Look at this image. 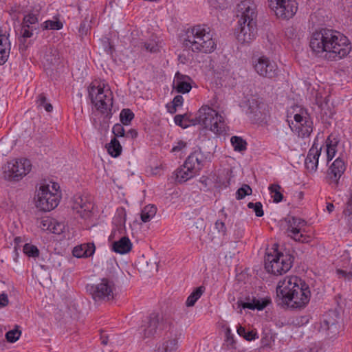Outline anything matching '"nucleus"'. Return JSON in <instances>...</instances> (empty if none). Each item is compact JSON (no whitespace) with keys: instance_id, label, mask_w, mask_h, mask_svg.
<instances>
[{"instance_id":"obj_1","label":"nucleus","mask_w":352,"mask_h":352,"mask_svg":"<svg viewBox=\"0 0 352 352\" xmlns=\"http://www.w3.org/2000/svg\"><path fill=\"white\" fill-rule=\"evenodd\" d=\"M309 45L316 55L330 60H340L347 56L351 50V45L345 36L327 28L313 32Z\"/></svg>"},{"instance_id":"obj_2","label":"nucleus","mask_w":352,"mask_h":352,"mask_svg":"<svg viewBox=\"0 0 352 352\" xmlns=\"http://www.w3.org/2000/svg\"><path fill=\"white\" fill-rule=\"evenodd\" d=\"M276 295L287 306L302 308L309 302L311 292L304 281L296 276H291L279 280Z\"/></svg>"},{"instance_id":"obj_3","label":"nucleus","mask_w":352,"mask_h":352,"mask_svg":"<svg viewBox=\"0 0 352 352\" xmlns=\"http://www.w3.org/2000/svg\"><path fill=\"white\" fill-rule=\"evenodd\" d=\"M184 46L193 52L210 53L217 44L213 32L206 25H196L186 31Z\"/></svg>"},{"instance_id":"obj_4","label":"nucleus","mask_w":352,"mask_h":352,"mask_svg":"<svg viewBox=\"0 0 352 352\" xmlns=\"http://www.w3.org/2000/svg\"><path fill=\"white\" fill-rule=\"evenodd\" d=\"M192 124H199L215 134H220L225 130V120L223 116L208 106L201 107Z\"/></svg>"},{"instance_id":"obj_5","label":"nucleus","mask_w":352,"mask_h":352,"mask_svg":"<svg viewBox=\"0 0 352 352\" xmlns=\"http://www.w3.org/2000/svg\"><path fill=\"white\" fill-rule=\"evenodd\" d=\"M91 103L100 113L109 114L113 106V93L108 85H91L88 88Z\"/></svg>"},{"instance_id":"obj_6","label":"nucleus","mask_w":352,"mask_h":352,"mask_svg":"<svg viewBox=\"0 0 352 352\" xmlns=\"http://www.w3.org/2000/svg\"><path fill=\"white\" fill-rule=\"evenodd\" d=\"M59 186L54 182L41 184L36 194V206L45 212L55 208L59 203L60 195L58 193Z\"/></svg>"},{"instance_id":"obj_7","label":"nucleus","mask_w":352,"mask_h":352,"mask_svg":"<svg viewBox=\"0 0 352 352\" xmlns=\"http://www.w3.org/2000/svg\"><path fill=\"white\" fill-rule=\"evenodd\" d=\"M202 155L195 151L186 160L184 164L175 171V179L179 183H184L199 174L202 168Z\"/></svg>"},{"instance_id":"obj_8","label":"nucleus","mask_w":352,"mask_h":352,"mask_svg":"<svg viewBox=\"0 0 352 352\" xmlns=\"http://www.w3.org/2000/svg\"><path fill=\"white\" fill-rule=\"evenodd\" d=\"M293 263V257L289 254L276 252L267 254L265 259V268L274 275H281L288 272Z\"/></svg>"},{"instance_id":"obj_9","label":"nucleus","mask_w":352,"mask_h":352,"mask_svg":"<svg viewBox=\"0 0 352 352\" xmlns=\"http://www.w3.org/2000/svg\"><path fill=\"white\" fill-rule=\"evenodd\" d=\"M32 169L30 161L20 158L7 162L3 166V177L8 181H19Z\"/></svg>"},{"instance_id":"obj_10","label":"nucleus","mask_w":352,"mask_h":352,"mask_svg":"<svg viewBox=\"0 0 352 352\" xmlns=\"http://www.w3.org/2000/svg\"><path fill=\"white\" fill-rule=\"evenodd\" d=\"M285 220L287 226L286 232L289 237L301 243H309L310 241V236L305 234L307 232L306 221L296 217H289Z\"/></svg>"},{"instance_id":"obj_11","label":"nucleus","mask_w":352,"mask_h":352,"mask_svg":"<svg viewBox=\"0 0 352 352\" xmlns=\"http://www.w3.org/2000/svg\"><path fill=\"white\" fill-rule=\"evenodd\" d=\"M268 3L275 15L283 19L292 18L298 9L295 0H268Z\"/></svg>"},{"instance_id":"obj_12","label":"nucleus","mask_w":352,"mask_h":352,"mask_svg":"<svg viewBox=\"0 0 352 352\" xmlns=\"http://www.w3.org/2000/svg\"><path fill=\"white\" fill-rule=\"evenodd\" d=\"M72 209L74 214L79 217L89 218L93 209L92 197L87 194L76 195L72 200Z\"/></svg>"},{"instance_id":"obj_13","label":"nucleus","mask_w":352,"mask_h":352,"mask_svg":"<svg viewBox=\"0 0 352 352\" xmlns=\"http://www.w3.org/2000/svg\"><path fill=\"white\" fill-rule=\"evenodd\" d=\"M115 285L112 280L102 278L100 283L91 285L89 291L95 300H111L114 298Z\"/></svg>"},{"instance_id":"obj_14","label":"nucleus","mask_w":352,"mask_h":352,"mask_svg":"<svg viewBox=\"0 0 352 352\" xmlns=\"http://www.w3.org/2000/svg\"><path fill=\"white\" fill-rule=\"evenodd\" d=\"M294 121H288L291 130L300 138L309 137L313 131L312 122L306 114L296 113L294 116Z\"/></svg>"},{"instance_id":"obj_15","label":"nucleus","mask_w":352,"mask_h":352,"mask_svg":"<svg viewBox=\"0 0 352 352\" xmlns=\"http://www.w3.org/2000/svg\"><path fill=\"white\" fill-rule=\"evenodd\" d=\"M252 65L256 72L261 76L272 78L276 75V64L267 56H254Z\"/></svg>"},{"instance_id":"obj_16","label":"nucleus","mask_w":352,"mask_h":352,"mask_svg":"<svg viewBox=\"0 0 352 352\" xmlns=\"http://www.w3.org/2000/svg\"><path fill=\"white\" fill-rule=\"evenodd\" d=\"M256 5L250 0L242 1L237 5V16L239 17V22L243 23L248 22H256L257 13Z\"/></svg>"},{"instance_id":"obj_17","label":"nucleus","mask_w":352,"mask_h":352,"mask_svg":"<svg viewBox=\"0 0 352 352\" xmlns=\"http://www.w3.org/2000/svg\"><path fill=\"white\" fill-rule=\"evenodd\" d=\"M239 31L237 32L236 38L241 43H249L256 38V22L243 23L239 22Z\"/></svg>"},{"instance_id":"obj_18","label":"nucleus","mask_w":352,"mask_h":352,"mask_svg":"<svg viewBox=\"0 0 352 352\" xmlns=\"http://www.w3.org/2000/svg\"><path fill=\"white\" fill-rule=\"evenodd\" d=\"M345 170L346 164L344 160L338 157L329 166L327 177L330 183L337 184Z\"/></svg>"},{"instance_id":"obj_19","label":"nucleus","mask_w":352,"mask_h":352,"mask_svg":"<svg viewBox=\"0 0 352 352\" xmlns=\"http://www.w3.org/2000/svg\"><path fill=\"white\" fill-rule=\"evenodd\" d=\"M250 109L255 116L259 118H265L270 114L268 104L265 102L263 98H252L250 101Z\"/></svg>"},{"instance_id":"obj_20","label":"nucleus","mask_w":352,"mask_h":352,"mask_svg":"<svg viewBox=\"0 0 352 352\" xmlns=\"http://www.w3.org/2000/svg\"><path fill=\"white\" fill-rule=\"evenodd\" d=\"M321 153V147L318 148L315 144L309 149L305 159V167L309 172L316 171L318 165V158Z\"/></svg>"},{"instance_id":"obj_21","label":"nucleus","mask_w":352,"mask_h":352,"mask_svg":"<svg viewBox=\"0 0 352 352\" xmlns=\"http://www.w3.org/2000/svg\"><path fill=\"white\" fill-rule=\"evenodd\" d=\"M191 78L179 72H177L173 81V87L178 93L186 94L190 91L192 86L190 85Z\"/></svg>"},{"instance_id":"obj_22","label":"nucleus","mask_w":352,"mask_h":352,"mask_svg":"<svg viewBox=\"0 0 352 352\" xmlns=\"http://www.w3.org/2000/svg\"><path fill=\"white\" fill-rule=\"evenodd\" d=\"M159 323V316L157 314L153 313L147 318L144 324L142 325L141 330L144 333V336L149 338L153 336L157 331Z\"/></svg>"},{"instance_id":"obj_23","label":"nucleus","mask_w":352,"mask_h":352,"mask_svg":"<svg viewBox=\"0 0 352 352\" xmlns=\"http://www.w3.org/2000/svg\"><path fill=\"white\" fill-rule=\"evenodd\" d=\"M126 220V213L125 209L123 208H118L117 210L116 214L113 218V223L116 226L117 229L111 233L109 236L110 239L114 238L117 232L120 234H124Z\"/></svg>"},{"instance_id":"obj_24","label":"nucleus","mask_w":352,"mask_h":352,"mask_svg":"<svg viewBox=\"0 0 352 352\" xmlns=\"http://www.w3.org/2000/svg\"><path fill=\"white\" fill-rule=\"evenodd\" d=\"M132 243L130 239L125 236H121L118 241L112 243V250L120 254H124L131 251Z\"/></svg>"},{"instance_id":"obj_25","label":"nucleus","mask_w":352,"mask_h":352,"mask_svg":"<svg viewBox=\"0 0 352 352\" xmlns=\"http://www.w3.org/2000/svg\"><path fill=\"white\" fill-rule=\"evenodd\" d=\"M338 142L339 140L333 135H330L326 140V153L328 161L331 160L335 157Z\"/></svg>"},{"instance_id":"obj_26","label":"nucleus","mask_w":352,"mask_h":352,"mask_svg":"<svg viewBox=\"0 0 352 352\" xmlns=\"http://www.w3.org/2000/svg\"><path fill=\"white\" fill-rule=\"evenodd\" d=\"M157 208L154 205L146 206L141 212V220L144 223L150 221L156 214Z\"/></svg>"},{"instance_id":"obj_27","label":"nucleus","mask_w":352,"mask_h":352,"mask_svg":"<svg viewBox=\"0 0 352 352\" xmlns=\"http://www.w3.org/2000/svg\"><path fill=\"white\" fill-rule=\"evenodd\" d=\"M241 305L244 309L262 310L267 306V301L254 298L250 302H243Z\"/></svg>"},{"instance_id":"obj_28","label":"nucleus","mask_w":352,"mask_h":352,"mask_svg":"<svg viewBox=\"0 0 352 352\" xmlns=\"http://www.w3.org/2000/svg\"><path fill=\"white\" fill-rule=\"evenodd\" d=\"M178 346V341L176 338H171L164 341L159 347V352H175Z\"/></svg>"},{"instance_id":"obj_29","label":"nucleus","mask_w":352,"mask_h":352,"mask_svg":"<svg viewBox=\"0 0 352 352\" xmlns=\"http://www.w3.org/2000/svg\"><path fill=\"white\" fill-rule=\"evenodd\" d=\"M204 291L205 288L203 286L197 287L187 298L186 301V307H190L194 306L198 299L200 298Z\"/></svg>"},{"instance_id":"obj_30","label":"nucleus","mask_w":352,"mask_h":352,"mask_svg":"<svg viewBox=\"0 0 352 352\" xmlns=\"http://www.w3.org/2000/svg\"><path fill=\"white\" fill-rule=\"evenodd\" d=\"M107 148L109 155L114 157L119 156L122 153V146L116 138H113L111 140L107 146Z\"/></svg>"},{"instance_id":"obj_31","label":"nucleus","mask_w":352,"mask_h":352,"mask_svg":"<svg viewBox=\"0 0 352 352\" xmlns=\"http://www.w3.org/2000/svg\"><path fill=\"white\" fill-rule=\"evenodd\" d=\"M230 142L235 151L241 152L247 148V142L241 137L232 136Z\"/></svg>"},{"instance_id":"obj_32","label":"nucleus","mask_w":352,"mask_h":352,"mask_svg":"<svg viewBox=\"0 0 352 352\" xmlns=\"http://www.w3.org/2000/svg\"><path fill=\"white\" fill-rule=\"evenodd\" d=\"M281 187L278 184H272L269 187V190L274 202L278 203L283 200V195L280 192Z\"/></svg>"},{"instance_id":"obj_33","label":"nucleus","mask_w":352,"mask_h":352,"mask_svg":"<svg viewBox=\"0 0 352 352\" xmlns=\"http://www.w3.org/2000/svg\"><path fill=\"white\" fill-rule=\"evenodd\" d=\"M237 333L244 338L246 340L251 341L258 338L257 333L254 331H246L245 327L239 326L236 329Z\"/></svg>"},{"instance_id":"obj_34","label":"nucleus","mask_w":352,"mask_h":352,"mask_svg":"<svg viewBox=\"0 0 352 352\" xmlns=\"http://www.w3.org/2000/svg\"><path fill=\"white\" fill-rule=\"evenodd\" d=\"M36 105L38 108L43 107L47 112H51L53 110L52 105L47 102V98L43 94L38 96Z\"/></svg>"},{"instance_id":"obj_35","label":"nucleus","mask_w":352,"mask_h":352,"mask_svg":"<svg viewBox=\"0 0 352 352\" xmlns=\"http://www.w3.org/2000/svg\"><path fill=\"white\" fill-rule=\"evenodd\" d=\"M120 121L124 125H129L134 118V113L129 109H124L120 114Z\"/></svg>"},{"instance_id":"obj_36","label":"nucleus","mask_w":352,"mask_h":352,"mask_svg":"<svg viewBox=\"0 0 352 352\" xmlns=\"http://www.w3.org/2000/svg\"><path fill=\"white\" fill-rule=\"evenodd\" d=\"M174 121L177 125L184 129L187 128L190 125V122L192 123V120H189L186 114L175 116Z\"/></svg>"},{"instance_id":"obj_37","label":"nucleus","mask_w":352,"mask_h":352,"mask_svg":"<svg viewBox=\"0 0 352 352\" xmlns=\"http://www.w3.org/2000/svg\"><path fill=\"white\" fill-rule=\"evenodd\" d=\"M23 252L30 257L36 258L39 256L38 249L33 245L26 243L23 246Z\"/></svg>"},{"instance_id":"obj_38","label":"nucleus","mask_w":352,"mask_h":352,"mask_svg":"<svg viewBox=\"0 0 352 352\" xmlns=\"http://www.w3.org/2000/svg\"><path fill=\"white\" fill-rule=\"evenodd\" d=\"M63 23L56 20V21H52V20H47L45 21L43 24V28L45 30H59L63 28Z\"/></svg>"},{"instance_id":"obj_39","label":"nucleus","mask_w":352,"mask_h":352,"mask_svg":"<svg viewBox=\"0 0 352 352\" xmlns=\"http://www.w3.org/2000/svg\"><path fill=\"white\" fill-rule=\"evenodd\" d=\"M252 192V188L247 184H243L239 188L236 193V198L238 200L243 199L246 195H251Z\"/></svg>"},{"instance_id":"obj_40","label":"nucleus","mask_w":352,"mask_h":352,"mask_svg":"<svg viewBox=\"0 0 352 352\" xmlns=\"http://www.w3.org/2000/svg\"><path fill=\"white\" fill-rule=\"evenodd\" d=\"M183 102H184L183 97L181 95L176 96L172 101L171 107H170L169 105H167L168 111L170 113H175L177 111V107H181L183 104Z\"/></svg>"},{"instance_id":"obj_41","label":"nucleus","mask_w":352,"mask_h":352,"mask_svg":"<svg viewBox=\"0 0 352 352\" xmlns=\"http://www.w3.org/2000/svg\"><path fill=\"white\" fill-rule=\"evenodd\" d=\"M248 207L249 208L254 210L256 217H261L263 216L264 213H263V206L261 202H256V203L249 202L248 204Z\"/></svg>"},{"instance_id":"obj_42","label":"nucleus","mask_w":352,"mask_h":352,"mask_svg":"<svg viewBox=\"0 0 352 352\" xmlns=\"http://www.w3.org/2000/svg\"><path fill=\"white\" fill-rule=\"evenodd\" d=\"M144 48L149 52H156L158 51V45L155 40H148L144 43Z\"/></svg>"},{"instance_id":"obj_43","label":"nucleus","mask_w":352,"mask_h":352,"mask_svg":"<svg viewBox=\"0 0 352 352\" xmlns=\"http://www.w3.org/2000/svg\"><path fill=\"white\" fill-rule=\"evenodd\" d=\"M21 336V331L19 330H11L6 333V338L10 342H15L19 340Z\"/></svg>"},{"instance_id":"obj_44","label":"nucleus","mask_w":352,"mask_h":352,"mask_svg":"<svg viewBox=\"0 0 352 352\" xmlns=\"http://www.w3.org/2000/svg\"><path fill=\"white\" fill-rule=\"evenodd\" d=\"M38 23V18L36 14H28L23 18V25H27L30 28V25H34Z\"/></svg>"},{"instance_id":"obj_45","label":"nucleus","mask_w":352,"mask_h":352,"mask_svg":"<svg viewBox=\"0 0 352 352\" xmlns=\"http://www.w3.org/2000/svg\"><path fill=\"white\" fill-rule=\"evenodd\" d=\"M52 223H53V219L46 217V218L42 219L40 221L38 226L43 230L50 231Z\"/></svg>"},{"instance_id":"obj_46","label":"nucleus","mask_w":352,"mask_h":352,"mask_svg":"<svg viewBox=\"0 0 352 352\" xmlns=\"http://www.w3.org/2000/svg\"><path fill=\"white\" fill-rule=\"evenodd\" d=\"M63 230L64 225L53 219V223L51 226L50 232L54 234H60L63 232Z\"/></svg>"},{"instance_id":"obj_47","label":"nucleus","mask_w":352,"mask_h":352,"mask_svg":"<svg viewBox=\"0 0 352 352\" xmlns=\"http://www.w3.org/2000/svg\"><path fill=\"white\" fill-rule=\"evenodd\" d=\"M113 133L115 138L124 137L125 135V131L123 126L120 124H116L113 126Z\"/></svg>"},{"instance_id":"obj_48","label":"nucleus","mask_w":352,"mask_h":352,"mask_svg":"<svg viewBox=\"0 0 352 352\" xmlns=\"http://www.w3.org/2000/svg\"><path fill=\"white\" fill-rule=\"evenodd\" d=\"M83 244L75 247L72 251V254L75 257L81 258L86 257V250H84Z\"/></svg>"},{"instance_id":"obj_49","label":"nucleus","mask_w":352,"mask_h":352,"mask_svg":"<svg viewBox=\"0 0 352 352\" xmlns=\"http://www.w3.org/2000/svg\"><path fill=\"white\" fill-rule=\"evenodd\" d=\"M32 29H30L27 25H23L21 28V34L23 38H30L33 35Z\"/></svg>"},{"instance_id":"obj_50","label":"nucleus","mask_w":352,"mask_h":352,"mask_svg":"<svg viewBox=\"0 0 352 352\" xmlns=\"http://www.w3.org/2000/svg\"><path fill=\"white\" fill-rule=\"evenodd\" d=\"M84 250H86V257L91 256L95 252V246L94 243L83 244Z\"/></svg>"},{"instance_id":"obj_51","label":"nucleus","mask_w":352,"mask_h":352,"mask_svg":"<svg viewBox=\"0 0 352 352\" xmlns=\"http://www.w3.org/2000/svg\"><path fill=\"white\" fill-rule=\"evenodd\" d=\"M215 228L217 229V230L219 232H221L223 234H225L226 232V227L225 225V222L219 219L215 223Z\"/></svg>"},{"instance_id":"obj_52","label":"nucleus","mask_w":352,"mask_h":352,"mask_svg":"<svg viewBox=\"0 0 352 352\" xmlns=\"http://www.w3.org/2000/svg\"><path fill=\"white\" fill-rule=\"evenodd\" d=\"M186 146V143L180 141L177 142V145L174 146L171 150L172 152H177L182 151L184 148H185Z\"/></svg>"},{"instance_id":"obj_53","label":"nucleus","mask_w":352,"mask_h":352,"mask_svg":"<svg viewBox=\"0 0 352 352\" xmlns=\"http://www.w3.org/2000/svg\"><path fill=\"white\" fill-rule=\"evenodd\" d=\"M343 213L346 217H352V203L349 201L347 202Z\"/></svg>"},{"instance_id":"obj_54","label":"nucleus","mask_w":352,"mask_h":352,"mask_svg":"<svg viewBox=\"0 0 352 352\" xmlns=\"http://www.w3.org/2000/svg\"><path fill=\"white\" fill-rule=\"evenodd\" d=\"M8 304V298L7 294L3 293L0 295V309L6 307Z\"/></svg>"},{"instance_id":"obj_55","label":"nucleus","mask_w":352,"mask_h":352,"mask_svg":"<svg viewBox=\"0 0 352 352\" xmlns=\"http://www.w3.org/2000/svg\"><path fill=\"white\" fill-rule=\"evenodd\" d=\"M226 341L231 344L234 343V337L230 328H228L226 331Z\"/></svg>"},{"instance_id":"obj_56","label":"nucleus","mask_w":352,"mask_h":352,"mask_svg":"<svg viewBox=\"0 0 352 352\" xmlns=\"http://www.w3.org/2000/svg\"><path fill=\"white\" fill-rule=\"evenodd\" d=\"M137 135H138V132L135 129H130L127 132L125 133L124 136L133 139V138H136Z\"/></svg>"},{"instance_id":"obj_57","label":"nucleus","mask_w":352,"mask_h":352,"mask_svg":"<svg viewBox=\"0 0 352 352\" xmlns=\"http://www.w3.org/2000/svg\"><path fill=\"white\" fill-rule=\"evenodd\" d=\"M87 32V27L85 22L81 23L79 27V32L81 34H86Z\"/></svg>"},{"instance_id":"obj_58","label":"nucleus","mask_w":352,"mask_h":352,"mask_svg":"<svg viewBox=\"0 0 352 352\" xmlns=\"http://www.w3.org/2000/svg\"><path fill=\"white\" fill-rule=\"evenodd\" d=\"M324 327L327 328L328 330L332 329L333 327L336 328V324L333 322L331 323V325H329V322L324 320Z\"/></svg>"},{"instance_id":"obj_59","label":"nucleus","mask_w":352,"mask_h":352,"mask_svg":"<svg viewBox=\"0 0 352 352\" xmlns=\"http://www.w3.org/2000/svg\"><path fill=\"white\" fill-rule=\"evenodd\" d=\"M334 210V205L331 203H328L327 204V210L331 213Z\"/></svg>"},{"instance_id":"obj_60","label":"nucleus","mask_w":352,"mask_h":352,"mask_svg":"<svg viewBox=\"0 0 352 352\" xmlns=\"http://www.w3.org/2000/svg\"><path fill=\"white\" fill-rule=\"evenodd\" d=\"M20 241H21V238L20 237L15 238V242L16 243H19Z\"/></svg>"},{"instance_id":"obj_61","label":"nucleus","mask_w":352,"mask_h":352,"mask_svg":"<svg viewBox=\"0 0 352 352\" xmlns=\"http://www.w3.org/2000/svg\"><path fill=\"white\" fill-rule=\"evenodd\" d=\"M220 212H221L222 214L224 216V218L226 219V214L224 213V210L223 209L221 210Z\"/></svg>"},{"instance_id":"obj_62","label":"nucleus","mask_w":352,"mask_h":352,"mask_svg":"<svg viewBox=\"0 0 352 352\" xmlns=\"http://www.w3.org/2000/svg\"><path fill=\"white\" fill-rule=\"evenodd\" d=\"M102 343L103 344H104V345H105V344H107V340H105V339H103V340H102Z\"/></svg>"},{"instance_id":"obj_63","label":"nucleus","mask_w":352,"mask_h":352,"mask_svg":"<svg viewBox=\"0 0 352 352\" xmlns=\"http://www.w3.org/2000/svg\"><path fill=\"white\" fill-rule=\"evenodd\" d=\"M351 203H352V192H351V197H350V199L349 200Z\"/></svg>"}]
</instances>
